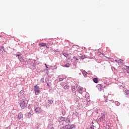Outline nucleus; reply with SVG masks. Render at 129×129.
<instances>
[{
    "label": "nucleus",
    "instance_id": "1",
    "mask_svg": "<svg viewBox=\"0 0 129 129\" xmlns=\"http://www.w3.org/2000/svg\"><path fill=\"white\" fill-rule=\"evenodd\" d=\"M19 102L20 106L21 107V109H24L28 107V102L27 100H26V99H22L19 101Z\"/></svg>",
    "mask_w": 129,
    "mask_h": 129
},
{
    "label": "nucleus",
    "instance_id": "2",
    "mask_svg": "<svg viewBox=\"0 0 129 129\" xmlns=\"http://www.w3.org/2000/svg\"><path fill=\"white\" fill-rule=\"evenodd\" d=\"M29 64L33 67H36L38 63H37V60L36 59H33L32 58H29Z\"/></svg>",
    "mask_w": 129,
    "mask_h": 129
},
{
    "label": "nucleus",
    "instance_id": "3",
    "mask_svg": "<svg viewBox=\"0 0 129 129\" xmlns=\"http://www.w3.org/2000/svg\"><path fill=\"white\" fill-rule=\"evenodd\" d=\"M34 91H35V95H38L39 93H40V88L38 85L34 86Z\"/></svg>",
    "mask_w": 129,
    "mask_h": 129
},
{
    "label": "nucleus",
    "instance_id": "4",
    "mask_svg": "<svg viewBox=\"0 0 129 129\" xmlns=\"http://www.w3.org/2000/svg\"><path fill=\"white\" fill-rule=\"evenodd\" d=\"M54 103V98L52 97H49L48 98V106H50L51 104Z\"/></svg>",
    "mask_w": 129,
    "mask_h": 129
},
{
    "label": "nucleus",
    "instance_id": "5",
    "mask_svg": "<svg viewBox=\"0 0 129 129\" xmlns=\"http://www.w3.org/2000/svg\"><path fill=\"white\" fill-rule=\"evenodd\" d=\"M43 109L41 107H36V108H34V111L37 114H39V113Z\"/></svg>",
    "mask_w": 129,
    "mask_h": 129
},
{
    "label": "nucleus",
    "instance_id": "6",
    "mask_svg": "<svg viewBox=\"0 0 129 129\" xmlns=\"http://www.w3.org/2000/svg\"><path fill=\"white\" fill-rule=\"evenodd\" d=\"M15 56L16 57H18L19 61H20V62H23V59L24 58L23 57V56H22V54H15Z\"/></svg>",
    "mask_w": 129,
    "mask_h": 129
},
{
    "label": "nucleus",
    "instance_id": "7",
    "mask_svg": "<svg viewBox=\"0 0 129 129\" xmlns=\"http://www.w3.org/2000/svg\"><path fill=\"white\" fill-rule=\"evenodd\" d=\"M33 117V114L31 113V111L25 114V117H27V118H30V117Z\"/></svg>",
    "mask_w": 129,
    "mask_h": 129
},
{
    "label": "nucleus",
    "instance_id": "8",
    "mask_svg": "<svg viewBox=\"0 0 129 129\" xmlns=\"http://www.w3.org/2000/svg\"><path fill=\"white\" fill-rule=\"evenodd\" d=\"M97 87H98V89L100 88V91H101L102 89L104 88L103 85L101 84H98V85L97 86Z\"/></svg>",
    "mask_w": 129,
    "mask_h": 129
},
{
    "label": "nucleus",
    "instance_id": "9",
    "mask_svg": "<svg viewBox=\"0 0 129 129\" xmlns=\"http://www.w3.org/2000/svg\"><path fill=\"white\" fill-rule=\"evenodd\" d=\"M63 88V89H64V90H67L69 89L70 88V87L69 86V85H68V84H67V83H64Z\"/></svg>",
    "mask_w": 129,
    "mask_h": 129
},
{
    "label": "nucleus",
    "instance_id": "10",
    "mask_svg": "<svg viewBox=\"0 0 129 129\" xmlns=\"http://www.w3.org/2000/svg\"><path fill=\"white\" fill-rule=\"evenodd\" d=\"M92 80H93L94 83L97 84V83H98V82H99V80L98 78H97V77L93 78Z\"/></svg>",
    "mask_w": 129,
    "mask_h": 129
},
{
    "label": "nucleus",
    "instance_id": "11",
    "mask_svg": "<svg viewBox=\"0 0 129 129\" xmlns=\"http://www.w3.org/2000/svg\"><path fill=\"white\" fill-rule=\"evenodd\" d=\"M17 117H18L19 120H20V119H22V118H23V113H22V112L19 113Z\"/></svg>",
    "mask_w": 129,
    "mask_h": 129
},
{
    "label": "nucleus",
    "instance_id": "12",
    "mask_svg": "<svg viewBox=\"0 0 129 129\" xmlns=\"http://www.w3.org/2000/svg\"><path fill=\"white\" fill-rule=\"evenodd\" d=\"M45 111L44 110H42L39 113V114H40V117H44V116H45Z\"/></svg>",
    "mask_w": 129,
    "mask_h": 129
},
{
    "label": "nucleus",
    "instance_id": "13",
    "mask_svg": "<svg viewBox=\"0 0 129 129\" xmlns=\"http://www.w3.org/2000/svg\"><path fill=\"white\" fill-rule=\"evenodd\" d=\"M101 116L98 119L99 121H101V120H103V119L105 118V114L103 113H101Z\"/></svg>",
    "mask_w": 129,
    "mask_h": 129
},
{
    "label": "nucleus",
    "instance_id": "14",
    "mask_svg": "<svg viewBox=\"0 0 129 129\" xmlns=\"http://www.w3.org/2000/svg\"><path fill=\"white\" fill-rule=\"evenodd\" d=\"M124 91V95H125L126 97H128V95H129V90L126 89Z\"/></svg>",
    "mask_w": 129,
    "mask_h": 129
},
{
    "label": "nucleus",
    "instance_id": "15",
    "mask_svg": "<svg viewBox=\"0 0 129 129\" xmlns=\"http://www.w3.org/2000/svg\"><path fill=\"white\" fill-rule=\"evenodd\" d=\"M57 67H57V65L51 66H49V68L50 69H51V70H55V69H57Z\"/></svg>",
    "mask_w": 129,
    "mask_h": 129
},
{
    "label": "nucleus",
    "instance_id": "16",
    "mask_svg": "<svg viewBox=\"0 0 129 129\" xmlns=\"http://www.w3.org/2000/svg\"><path fill=\"white\" fill-rule=\"evenodd\" d=\"M107 100H108V99H107V97L105 96V95H104V100H102V102H107Z\"/></svg>",
    "mask_w": 129,
    "mask_h": 129
},
{
    "label": "nucleus",
    "instance_id": "17",
    "mask_svg": "<svg viewBox=\"0 0 129 129\" xmlns=\"http://www.w3.org/2000/svg\"><path fill=\"white\" fill-rule=\"evenodd\" d=\"M73 115H75V116H77V117H79V113L76 111L73 112Z\"/></svg>",
    "mask_w": 129,
    "mask_h": 129
},
{
    "label": "nucleus",
    "instance_id": "18",
    "mask_svg": "<svg viewBox=\"0 0 129 129\" xmlns=\"http://www.w3.org/2000/svg\"><path fill=\"white\" fill-rule=\"evenodd\" d=\"M29 60H25L23 58V60H22V62H23V63H24L25 65H29Z\"/></svg>",
    "mask_w": 129,
    "mask_h": 129
},
{
    "label": "nucleus",
    "instance_id": "19",
    "mask_svg": "<svg viewBox=\"0 0 129 129\" xmlns=\"http://www.w3.org/2000/svg\"><path fill=\"white\" fill-rule=\"evenodd\" d=\"M82 74H83V75L84 76V77H87V75L88 74V73L86 71H84L82 72Z\"/></svg>",
    "mask_w": 129,
    "mask_h": 129
},
{
    "label": "nucleus",
    "instance_id": "20",
    "mask_svg": "<svg viewBox=\"0 0 129 129\" xmlns=\"http://www.w3.org/2000/svg\"><path fill=\"white\" fill-rule=\"evenodd\" d=\"M80 59H81L82 60H83L86 58H87V57L86 56V55H82L81 56H80Z\"/></svg>",
    "mask_w": 129,
    "mask_h": 129
},
{
    "label": "nucleus",
    "instance_id": "21",
    "mask_svg": "<svg viewBox=\"0 0 129 129\" xmlns=\"http://www.w3.org/2000/svg\"><path fill=\"white\" fill-rule=\"evenodd\" d=\"M39 103L38 102H35L34 105V108H36V107H39Z\"/></svg>",
    "mask_w": 129,
    "mask_h": 129
},
{
    "label": "nucleus",
    "instance_id": "22",
    "mask_svg": "<svg viewBox=\"0 0 129 129\" xmlns=\"http://www.w3.org/2000/svg\"><path fill=\"white\" fill-rule=\"evenodd\" d=\"M39 46H40V47H45L46 46V43L44 42L40 43L39 44Z\"/></svg>",
    "mask_w": 129,
    "mask_h": 129
},
{
    "label": "nucleus",
    "instance_id": "23",
    "mask_svg": "<svg viewBox=\"0 0 129 129\" xmlns=\"http://www.w3.org/2000/svg\"><path fill=\"white\" fill-rule=\"evenodd\" d=\"M111 69L113 72H114L115 73L116 72H117V70L114 68V67H111Z\"/></svg>",
    "mask_w": 129,
    "mask_h": 129
},
{
    "label": "nucleus",
    "instance_id": "24",
    "mask_svg": "<svg viewBox=\"0 0 129 129\" xmlns=\"http://www.w3.org/2000/svg\"><path fill=\"white\" fill-rule=\"evenodd\" d=\"M63 67H65L66 68H69V67H70V63H66L63 66Z\"/></svg>",
    "mask_w": 129,
    "mask_h": 129
},
{
    "label": "nucleus",
    "instance_id": "25",
    "mask_svg": "<svg viewBox=\"0 0 129 129\" xmlns=\"http://www.w3.org/2000/svg\"><path fill=\"white\" fill-rule=\"evenodd\" d=\"M46 84H47V86L48 87H51V85H52L51 82H46Z\"/></svg>",
    "mask_w": 129,
    "mask_h": 129
},
{
    "label": "nucleus",
    "instance_id": "26",
    "mask_svg": "<svg viewBox=\"0 0 129 129\" xmlns=\"http://www.w3.org/2000/svg\"><path fill=\"white\" fill-rule=\"evenodd\" d=\"M19 94H20L21 95H24V94H25V91H24V90H22L20 91Z\"/></svg>",
    "mask_w": 129,
    "mask_h": 129
},
{
    "label": "nucleus",
    "instance_id": "27",
    "mask_svg": "<svg viewBox=\"0 0 129 129\" xmlns=\"http://www.w3.org/2000/svg\"><path fill=\"white\" fill-rule=\"evenodd\" d=\"M1 49H2V52H6V50H5V47L3 45L0 46Z\"/></svg>",
    "mask_w": 129,
    "mask_h": 129
},
{
    "label": "nucleus",
    "instance_id": "28",
    "mask_svg": "<svg viewBox=\"0 0 129 129\" xmlns=\"http://www.w3.org/2000/svg\"><path fill=\"white\" fill-rule=\"evenodd\" d=\"M72 92H73L74 93H75L76 91H75V86H73L72 87Z\"/></svg>",
    "mask_w": 129,
    "mask_h": 129
},
{
    "label": "nucleus",
    "instance_id": "29",
    "mask_svg": "<svg viewBox=\"0 0 129 129\" xmlns=\"http://www.w3.org/2000/svg\"><path fill=\"white\" fill-rule=\"evenodd\" d=\"M75 103L76 104H77L78 106H80V104H79V100H76Z\"/></svg>",
    "mask_w": 129,
    "mask_h": 129
},
{
    "label": "nucleus",
    "instance_id": "30",
    "mask_svg": "<svg viewBox=\"0 0 129 129\" xmlns=\"http://www.w3.org/2000/svg\"><path fill=\"white\" fill-rule=\"evenodd\" d=\"M69 126H70V128L71 129H72V128H74V127H75L76 126V125H74V124H69Z\"/></svg>",
    "mask_w": 129,
    "mask_h": 129
},
{
    "label": "nucleus",
    "instance_id": "31",
    "mask_svg": "<svg viewBox=\"0 0 129 129\" xmlns=\"http://www.w3.org/2000/svg\"><path fill=\"white\" fill-rule=\"evenodd\" d=\"M115 104L116 105V106H119V105H120V103H119L118 101H116L115 102Z\"/></svg>",
    "mask_w": 129,
    "mask_h": 129
},
{
    "label": "nucleus",
    "instance_id": "32",
    "mask_svg": "<svg viewBox=\"0 0 129 129\" xmlns=\"http://www.w3.org/2000/svg\"><path fill=\"white\" fill-rule=\"evenodd\" d=\"M60 121H65V117H61L59 119Z\"/></svg>",
    "mask_w": 129,
    "mask_h": 129
},
{
    "label": "nucleus",
    "instance_id": "33",
    "mask_svg": "<svg viewBox=\"0 0 129 129\" xmlns=\"http://www.w3.org/2000/svg\"><path fill=\"white\" fill-rule=\"evenodd\" d=\"M62 115L64 116L66 114V111L65 110H61Z\"/></svg>",
    "mask_w": 129,
    "mask_h": 129
},
{
    "label": "nucleus",
    "instance_id": "34",
    "mask_svg": "<svg viewBox=\"0 0 129 129\" xmlns=\"http://www.w3.org/2000/svg\"><path fill=\"white\" fill-rule=\"evenodd\" d=\"M90 128L91 129H95V128H96V127L94 126V125L92 124L90 126Z\"/></svg>",
    "mask_w": 129,
    "mask_h": 129
},
{
    "label": "nucleus",
    "instance_id": "35",
    "mask_svg": "<svg viewBox=\"0 0 129 129\" xmlns=\"http://www.w3.org/2000/svg\"><path fill=\"white\" fill-rule=\"evenodd\" d=\"M66 122L69 124L70 123V119L69 118H67L66 119Z\"/></svg>",
    "mask_w": 129,
    "mask_h": 129
},
{
    "label": "nucleus",
    "instance_id": "36",
    "mask_svg": "<svg viewBox=\"0 0 129 129\" xmlns=\"http://www.w3.org/2000/svg\"><path fill=\"white\" fill-rule=\"evenodd\" d=\"M35 127H36V129H39V127H40V124H37L35 125Z\"/></svg>",
    "mask_w": 129,
    "mask_h": 129
},
{
    "label": "nucleus",
    "instance_id": "37",
    "mask_svg": "<svg viewBox=\"0 0 129 129\" xmlns=\"http://www.w3.org/2000/svg\"><path fill=\"white\" fill-rule=\"evenodd\" d=\"M122 62H123V60L121 59H119L118 60V63H122Z\"/></svg>",
    "mask_w": 129,
    "mask_h": 129
},
{
    "label": "nucleus",
    "instance_id": "38",
    "mask_svg": "<svg viewBox=\"0 0 129 129\" xmlns=\"http://www.w3.org/2000/svg\"><path fill=\"white\" fill-rule=\"evenodd\" d=\"M83 90V88L80 87L78 89L79 91H82V90Z\"/></svg>",
    "mask_w": 129,
    "mask_h": 129
},
{
    "label": "nucleus",
    "instance_id": "39",
    "mask_svg": "<svg viewBox=\"0 0 129 129\" xmlns=\"http://www.w3.org/2000/svg\"><path fill=\"white\" fill-rule=\"evenodd\" d=\"M64 84H65V83H64L63 82H61L60 83V86H61V87H62V88L64 87Z\"/></svg>",
    "mask_w": 129,
    "mask_h": 129
},
{
    "label": "nucleus",
    "instance_id": "40",
    "mask_svg": "<svg viewBox=\"0 0 129 129\" xmlns=\"http://www.w3.org/2000/svg\"><path fill=\"white\" fill-rule=\"evenodd\" d=\"M70 126H69V124H67L66 125V129H71V128H70Z\"/></svg>",
    "mask_w": 129,
    "mask_h": 129
},
{
    "label": "nucleus",
    "instance_id": "41",
    "mask_svg": "<svg viewBox=\"0 0 129 129\" xmlns=\"http://www.w3.org/2000/svg\"><path fill=\"white\" fill-rule=\"evenodd\" d=\"M53 52H54V53H57V52H59V49H56V50H53Z\"/></svg>",
    "mask_w": 129,
    "mask_h": 129
},
{
    "label": "nucleus",
    "instance_id": "42",
    "mask_svg": "<svg viewBox=\"0 0 129 129\" xmlns=\"http://www.w3.org/2000/svg\"><path fill=\"white\" fill-rule=\"evenodd\" d=\"M63 80H64V79H63L62 78H59L58 79V81H59V82L63 81Z\"/></svg>",
    "mask_w": 129,
    "mask_h": 129
},
{
    "label": "nucleus",
    "instance_id": "43",
    "mask_svg": "<svg viewBox=\"0 0 129 129\" xmlns=\"http://www.w3.org/2000/svg\"><path fill=\"white\" fill-rule=\"evenodd\" d=\"M96 62H97V63H101V60L97 59Z\"/></svg>",
    "mask_w": 129,
    "mask_h": 129
},
{
    "label": "nucleus",
    "instance_id": "44",
    "mask_svg": "<svg viewBox=\"0 0 129 129\" xmlns=\"http://www.w3.org/2000/svg\"><path fill=\"white\" fill-rule=\"evenodd\" d=\"M50 70H49V69H47V70H46V74H48V73H49V71Z\"/></svg>",
    "mask_w": 129,
    "mask_h": 129
},
{
    "label": "nucleus",
    "instance_id": "45",
    "mask_svg": "<svg viewBox=\"0 0 129 129\" xmlns=\"http://www.w3.org/2000/svg\"><path fill=\"white\" fill-rule=\"evenodd\" d=\"M45 68H46V70H47V69H49V70L51 69L50 68V67H48V66H46V67H45Z\"/></svg>",
    "mask_w": 129,
    "mask_h": 129
},
{
    "label": "nucleus",
    "instance_id": "46",
    "mask_svg": "<svg viewBox=\"0 0 129 129\" xmlns=\"http://www.w3.org/2000/svg\"><path fill=\"white\" fill-rule=\"evenodd\" d=\"M5 129H11V126H9L8 127H6Z\"/></svg>",
    "mask_w": 129,
    "mask_h": 129
},
{
    "label": "nucleus",
    "instance_id": "47",
    "mask_svg": "<svg viewBox=\"0 0 129 129\" xmlns=\"http://www.w3.org/2000/svg\"><path fill=\"white\" fill-rule=\"evenodd\" d=\"M60 128L66 129V126H62Z\"/></svg>",
    "mask_w": 129,
    "mask_h": 129
},
{
    "label": "nucleus",
    "instance_id": "48",
    "mask_svg": "<svg viewBox=\"0 0 129 129\" xmlns=\"http://www.w3.org/2000/svg\"><path fill=\"white\" fill-rule=\"evenodd\" d=\"M95 113H97H97H99V112H98V109H97V110H95Z\"/></svg>",
    "mask_w": 129,
    "mask_h": 129
},
{
    "label": "nucleus",
    "instance_id": "49",
    "mask_svg": "<svg viewBox=\"0 0 129 129\" xmlns=\"http://www.w3.org/2000/svg\"><path fill=\"white\" fill-rule=\"evenodd\" d=\"M44 65L45 66V67H47V66H48V67H50V66L47 65V64H46V63H44Z\"/></svg>",
    "mask_w": 129,
    "mask_h": 129
},
{
    "label": "nucleus",
    "instance_id": "50",
    "mask_svg": "<svg viewBox=\"0 0 129 129\" xmlns=\"http://www.w3.org/2000/svg\"><path fill=\"white\" fill-rule=\"evenodd\" d=\"M106 129L109 128V125H107L106 126Z\"/></svg>",
    "mask_w": 129,
    "mask_h": 129
},
{
    "label": "nucleus",
    "instance_id": "51",
    "mask_svg": "<svg viewBox=\"0 0 129 129\" xmlns=\"http://www.w3.org/2000/svg\"><path fill=\"white\" fill-rule=\"evenodd\" d=\"M75 61H78V58H76V59H75Z\"/></svg>",
    "mask_w": 129,
    "mask_h": 129
},
{
    "label": "nucleus",
    "instance_id": "52",
    "mask_svg": "<svg viewBox=\"0 0 129 129\" xmlns=\"http://www.w3.org/2000/svg\"><path fill=\"white\" fill-rule=\"evenodd\" d=\"M45 47H46L47 49H49V48L48 46H47V45H46V44Z\"/></svg>",
    "mask_w": 129,
    "mask_h": 129
},
{
    "label": "nucleus",
    "instance_id": "53",
    "mask_svg": "<svg viewBox=\"0 0 129 129\" xmlns=\"http://www.w3.org/2000/svg\"><path fill=\"white\" fill-rule=\"evenodd\" d=\"M76 58V56H74V57H73V59H74L75 60Z\"/></svg>",
    "mask_w": 129,
    "mask_h": 129
},
{
    "label": "nucleus",
    "instance_id": "54",
    "mask_svg": "<svg viewBox=\"0 0 129 129\" xmlns=\"http://www.w3.org/2000/svg\"><path fill=\"white\" fill-rule=\"evenodd\" d=\"M73 65H76V63H75V62H73Z\"/></svg>",
    "mask_w": 129,
    "mask_h": 129
},
{
    "label": "nucleus",
    "instance_id": "55",
    "mask_svg": "<svg viewBox=\"0 0 129 129\" xmlns=\"http://www.w3.org/2000/svg\"><path fill=\"white\" fill-rule=\"evenodd\" d=\"M111 102H114V101L113 100H111Z\"/></svg>",
    "mask_w": 129,
    "mask_h": 129
},
{
    "label": "nucleus",
    "instance_id": "56",
    "mask_svg": "<svg viewBox=\"0 0 129 129\" xmlns=\"http://www.w3.org/2000/svg\"><path fill=\"white\" fill-rule=\"evenodd\" d=\"M94 124V122H93V121H92V124Z\"/></svg>",
    "mask_w": 129,
    "mask_h": 129
},
{
    "label": "nucleus",
    "instance_id": "57",
    "mask_svg": "<svg viewBox=\"0 0 129 129\" xmlns=\"http://www.w3.org/2000/svg\"><path fill=\"white\" fill-rule=\"evenodd\" d=\"M115 62H118V61H117V60H116V59H115Z\"/></svg>",
    "mask_w": 129,
    "mask_h": 129
},
{
    "label": "nucleus",
    "instance_id": "58",
    "mask_svg": "<svg viewBox=\"0 0 129 129\" xmlns=\"http://www.w3.org/2000/svg\"><path fill=\"white\" fill-rule=\"evenodd\" d=\"M18 127H16L15 128H14V129H17Z\"/></svg>",
    "mask_w": 129,
    "mask_h": 129
},
{
    "label": "nucleus",
    "instance_id": "59",
    "mask_svg": "<svg viewBox=\"0 0 129 129\" xmlns=\"http://www.w3.org/2000/svg\"><path fill=\"white\" fill-rule=\"evenodd\" d=\"M108 59H110V57H107Z\"/></svg>",
    "mask_w": 129,
    "mask_h": 129
},
{
    "label": "nucleus",
    "instance_id": "60",
    "mask_svg": "<svg viewBox=\"0 0 129 129\" xmlns=\"http://www.w3.org/2000/svg\"><path fill=\"white\" fill-rule=\"evenodd\" d=\"M51 129H54V127H51Z\"/></svg>",
    "mask_w": 129,
    "mask_h": 129
},
{
    "label": "nucleus",
    "instance_id": "61",
    "mask_svg": "<svg viewBox=\"0 0 129 129\" xmlns=\"http://www.w3.org/2000/svg\"><path fill=\"white\" fill-rule=\"evenodd\" d=\"M2 51V49H1V47H0V52Z\"/></svg>",
    "mask_w": 129,
    "mask_h": 129
},
{
    "label": "nucleus",
    "instance_id": "62",
    "mask_svg": "<svg viewBox=\"0 0 129 129\" xmlns=\"http://www.w3.org/2000/svg\"><path fill=\"white\" fill-rule=\"evenodd\" d=\"M73 61V59H71V61L72 62Z\"/></svg>",
    "mask_w": 129,
    "mask_h": 129
},
{
    "label": "nucleus",
    "instance_id": "63",
    "mask_svg": "<svg viewBox=\"0 0 129 129\" xmlns=\"http://www.w3.org/2000/svg\"><path fill=\"white\" fill-rule=\"evenodd\" d=\"M84 49H86V47H84Z\"/></svg>",
    "mask_w": 129,
    "mask_h": 129
},
{
    "label": "nucleus",
    "instance_id": "64",
    "mask_svg": "<svg viewBox=\"0 0 129 129\" xmlns=\"http://www.w3.org/2000/svg\"><path fill=\"white\" fill-rule=\"evenodd\" d=\"M50 90H49V92H50Z\"/></svg>",
    "mask_w": 129,
    "mask_h": 129
}]
</instances>
